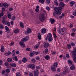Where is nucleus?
<instances>
[{
  "label": "nucleus",
  "instance_id": "1",
  "mask_svg": "<svg viewBox=\"0 0 76 76\" xmlns=\"http://www.w3.org/2000/svg\"><path fill=\"white\" fill-rule=\"evenodd\" d=\"M58 32L60 35H64L66 32V28H61L60 30H58Z\"/></svg>",
  "mask_w": 76,
  "mask_h": 76
},
{
  "label": "nucleus",
  "instance_id": "2",
  "mask_svg": "<svg viewBox=\"0 0 76 76\" xmlns=\"http://www.w3.org/2000/svg\"><path fill=\"white\" fill-rule=\"evenodd\" d=\"M45 15L44 13H42L39 16V20L41 22H43L44 21V19H45Z\"/></svg>",
  "mask_w": 76,
  "mask_h": 76
},
{
  "label": "nucleus",
  "instance_id": "3",
  "mask_svg": "<svg viewBox=\"0 0 76 76\" xmlns=\"http://www.w3.org/2000/svg\"><path fill=\"white\" fill-rule=\"evenodd\" d=\"M48 39L50 42L53 41V37H52V35L51 33H48L47 35Z\"/></svg>",
  "mask_w": 76,
  "mask_h": 76
},
{
  "label": "nucleus",
  "instance_id": "4",
  "mask_svg": "<svg viewBox=\"0 0 76 76\" xmlns=\"http://www.w3.org/2000/svg\"><path fill=\"white\" fill-rule=\"evenodd\" d=\"M54 10L56 12V14L57 15H60L61 14V11L58 10V7H55Z\"/></svg>",
  "mask_w": 76,
  "mask_h": 76
},
{
  "label": "nucleus",
  "instance_id": "5",
  "mask_svg": "<svg viewBox=\"0 0 76 76\" xmlns=\"http://www.w3.org/2000/svg\"><path fill=\"white\" fill-rule=\"evenodd\" d=\"M64 70L67 73H70V69L68 66H65L64 68Z\"/></svg>",
  "mask_w": 76,
  "mask_h": 76
},
{
  "label": "nucleus",
  "instance_id": "6",
  "mask_svg": "<svg viewBox=\"0 0 76 76\" xmlns=\"http://www.w3.org/2000/svg\"><path fill=\"white\" fill-rule=\"evenodd\" d=\"M27 66L28 68H30L31 69H34L35 67V65L34 64H28Z\"/></svg>",
  "mask_w": 76,
  "mask_h": 76
},
{
  "label": "nucleus",
  "instance_id": "7",
  "mask_svg": "<svg viewBox=\"0 0 76 76\" xmlns=\"http://www.w3.org/2000/svg\"><path fill=\"white\" fill-rule=\"evenodd\" d=\"M29 36H27L25 37V38H23L21 39L22 41L23 42H26L27 40L29 39Z\"/></svg>",
  "mask_w": 76,
  "mask_h": 76
},
{
  "label": "nucleus",
  "instance_id": "8",
  "mask_svg": "<svg viewBox=\"0 0 76 76\" xmlns=\"http://www.w3.org/2000/svg\"><path fill=\"white\" fill-rule=\"evenodd\" d=\"M38 73H39V72H38V70H35L34 72V76H38Z\"/></svg>",
  "mask_w": 76,
  "mask_h": 76
},
{
  "label": "nucleus",
  "instance_id": "9",
  "mask_svg": "<svg viewBox=\"0 0 76 76\" xmlns=\"http://www.w3.org/2000/svg\"><path fill=\"white\" fill-rule=\"evenodd\" d=\"M44 48H47L49 47V43L48 42H44Z\"/></svg>",
  "mask_w": 76,
  "mask_h": 76
},
{
  "label": "nucleus",
  "instance_id": "10",
  "mask_svg": "<svg viewBox=\"0 0 76 76\" xmlns=\"http://www.w3.org/2000/svg\"><path fill=\"white\" fill-rule=\"evenodd\" d=\"M31 30L30 28H28L27 29V31L25 32V34L26 35H28L29 33H31Z\"/></svg>",
  "mask_w": 76,
  "mask_h": 76
},
{
  "label": "nucleus",
  "instance_id": "11",
  "mask_svg": "<svg viewBox=\"0 0 76 76\" xmlns=\"http://www.w3.org/2000/svg\"><path fill=\"white\" fill-rule=\"evenodd\" d=\"M72 54V57H76V53L74 50L72 51L71 52Z\"/></svg>",
  "mask_w": 76,
  "mask_h": 76
},
{
  "label": "nucleus",
  "instance_id": "12",
  "mask_svg": "<svg viewBox=\"0 0 76 76\" xmlns=\"http://www.w3.org/2000/svg\"><path fill=\"white\" fill-rule=\"evenodd\" d=\"M54 67V66L53 65L51 67V70L53 71V72H56V69Z\"/></svg>",
  "mask_w": 76,
  "mask_h": 76
},
{
  "label": "nucleus",
  "instance_id": "13",
  "mask_svg": "<svg viewBox=\"0 0 76 76\" xmlns=\"http://www.w3.org/2000/svg\"><path fill=\"white\" fill-rule=\"evenodd\" d=\"M2 6H4V7H6V8H7L8 7H9V5L7 4L6 3H4L2 5Z\"/></svg>",
  "mask_w": 76,
  "mask_h": 76
},
{
  "label": "nucleus",
  "instance_id": "14",
  "mask_svg": "<svg viewBox=\"0 0 76 76\" xmlns=\"http://www.w3.org/2000/svg\"><path fill=\"white\" fill-rule=\"evenodd\" d=\"M41 32L42 34H45L46 32V29L45 28H43L41 29Z\"/></svg>",
  "mask_w": 76,
  "mask_h": 76
},
{
  "label": "nucleus",
  "instance_id": "15",
  "mask_svg": "<svg viewBox=\"0 0 76 76\" xmlns=\"http://www.w3.org/2000/svg\"><path fill=\"white\" fill-rule=\"evenodd\" d=\"M10 65L11 67H16V64L14 63L13 64H10Z\"/></svg>",
  "mask_w": 76,
  "mask_h": 76
},
{
  "label": "nucleus",
  "instance_id": "16",
  "mask_svg": "<svg viewBox=\"0 0 76 76\" xmlns=\"http://www.w3.org/2000/svg\"><path fill=\"white\" fill-rule=\"evenodd\" d=\"M59 5L60 6H61V7H64L65 4H64L63 2H61L59 4Z\"/></svg>",
  "mask_w": 76,
  "mask_h": 76
},
{
  "label": "nucleus",
  "instance_id": "17",
  "mask_svg": "<svg viewBox=\"0 0 76 76\" xmlns=\"http://www.w3.org/2000/svg\"><path fill=\"white\" fill-rule=\"evenodd\" d=\"M75 69V65H73L72 66L70 67V70H74Z\"/></svg>",
  "mask_w": 76,
  "mask_h": 76
},
{
  "label": "nucleus",
  "instance_id": "18",
  "mask_svg": "<svg viewBox=\"0 0 76 76\" xmlns=\"http://www.w3.org/2000/svg\"><path fill=\"white\" fill-rule=\"evenodd\" d=\"M4 47L3 46V45L1 46V52H4Z\"/></svg>",
  "mask_w": 76,
  "mask_h": 76
},
{
  "label": "nucleus",
  "instance_id": "19",
  "mask_svg": "<svg viewBox=\"0 0 76 76\" xmlns=\"http://www.w3.org/2000/svg\"><path fill=\"white\" fill-rule=\"evenodd\" d=\"M39 2L41 4H44L45 2V0H39Z\"/></svg>",
  "mask_w": 76,
  "mask_h": 76
},
{
  "label": "nucleus",
  "instance_id": "20",
  "mask_svg": "<svg viewBox=\"0 0 76 76\" xmlns=\"http://www.w3.org/2000/svg\"><path fill=\"white\" fill-rule=\"evenodd\" d=\"M45 60H50V57L48 55H46L45 57Z\"/></svg>",
  "mask_w": 76,
  "mask_h": 76
},
{
  "label": "nucleus",
  "instance_id": "21",
  "mask_svg": "<svg viewBox=\"0 0 76 76\" xmlns=\"http://www.w3.org/2000/svg\"><path fill=\"white\" fill-rule=\"evenodd\" d=\"M5 25H7L8 26H10V22L8 21H6Z\"/></svg>",
  "mask_w": 76,
  "mask_h": 76
},
{
  "label": "nucleus",
  "instance_id": "22",
  "mask_svg": "<svg viewBox=\"0 0 76 76\" xmlns=\"http://www.w3.org/2000/svg\"><path fill=\"white\" fill-rule=\"evenodd\" d=\"M50 20V22L52 24H53L55 22V20L53 19H51Z\"/></svg>",
  "mask_w": 76,
  "mask_h": 76
},
{
  "label": "nucleus",
  "instance_id": "23",
  "mask_svg": "<svg viewBox=\"0 0 76 76\" xmlns=\"http://www.w3.org/2000/svg\"><path fill=\"white\" fill-rule=\"evenodd\" d=\"M19 29H15L14 32L15 34H18V33H19Z\"/></svg>",
  "mask_w": 76,
  "mask_h": 76
},
{
  "label": "nucleus",
  "instance_id": "24",
  "mask_svg": "<svg viewBox=\"0 0 76 76\" xmlns=\"http://www.w3.org/2000/svg\"><path fill=\"white\" fill-rule=\"evenodd\" d=\"M20 26L21 27V28H24V26H23V24L22 22H20Z\"/></svg>",
  "mask_w": 76,
  "mask_h": 76
},
{
  "label": "nucleus",
  "instance_id": "25",
  "mask_svg": "<svg viewBox=\"0 0 76 76\" xmlns=\"http://www.w3.org/2000/svg\"><path fill=\"white\" fill-rule=\"evenodd\" d=\"M73 62L71 60H69L68 61V64L70 65H72L73 64Z\"/></svg>",
  "mask_w": 76,
  "mask_h": 76
},
{
  "label": "nucleus",
  "instance_id": "26",
  "mask_svg": "<svg viewBox=\"0 0 76 76\" xmlns=\"http://www.w3.org/2000/svg\"><path fill=\"white\" fill-rule=\"evenodd\" d=\"M58 10L59 11H62V10H63L62 9V8H61V6H60L58 7Z\"/></svg>",
  "mask_w": 76,
  "mask_h": 76
},
{
  "label": "nucleus",
  "instance_id": "27",
  "mask_svg": "<svg viewBox=\"0 0 76 76\" xmlns=\"http://www.w3.org/2000/svg\"><path fill=\"white\" fill-rule=\"evenodd\" d=\"M12 61V59L11 58H8L7 59V61H8V62H9V63L11 62Z\"/></svg>",
  "mask_w": 76,
  "mask_h": 76
},
{
  "label": "nucleus",
  "instance_id": "28",
  "mask_svg": "<svg viewBox=\"0 0 76 76\" xmlns=\"http://www.w3.org/2000/svg\"><path fill=\"white\" fill-rule=\"evenodd\" d=\"M2 19H3V20H6V19H7V16H6V15H4V16H3L2 17Z\"/></svg>",
  "mask_w": 76,
  "mask_h": 76
},
{
  "label": "nucleus",
  "instance_id": "29",
  "mask_svg": "<svg viewBox=\"0 0 76 76\" xmlns=\"http://www.w3.org/2000/svg\"><path fill=\"white\" fill-rule=\"evenodd\" d=\"M27 61V59L26 58H24L22 60V62L23 63H26Z\"/></svg>",
  "mask_w": 76,
  "mask_h": 76
},
{
  "label": "nucleus",
  "instance_id": "30",
  "mask_svg": "<svg viewBox=\"0 0 76 76\" xmlns=\"http://www.w3.org/2000/svg\"><path fill=\"white\" fill-rule=\"evenodd\" d=\"M38 38L39 39H41V36L40 34H38Z\"/></svg>",
  "mask_w": 76,
  "mask_h": 76
},
{
  "label": "nucleus",
  "instance_id": "31",
  "mask_svg": "<svg viewBox=\"0 0 76 76\" xmlns=\"http://www.w3.org/2000/svg\"><path fill=\"white\" fill-rule=\"evenodd\" d=\"M57 65H58V63L56 62L54 63V67H57Z\"/></svg>",
  "mask_w": 76,
  "mask_h": 76
},
{
  "label": "nucleus",
  "instance_id": "32",
  "mask_svg": "<svg viewBox=\"0 0 76 76\" xmlns=\"http://www.w3.org/2000/svg\"><path fill=\"white\" fill-rule=\"evenodd\" d=\"M15 53H16V51L15 50H13L12 53V56H15Z\"/></svg>",
  "mask_w": 76,
  "mask_h": 76
},
{
  "label": "nucleus",
  "instance_id": "33",
  "mask_svg": "<svg viewBox=\"0 0 76 76\" xmlns=\"http://www.w3.org/2000/svg\"><path fill=\"white\" fill-rule=\"evenodd\" d=\"M54 3L56 4V6H58V2H57V0H55Z\"/></svg>",
  "mask_w": 76,
  "mask_h": 76
},
{
  "label": "nucleus",
  "instance_id": "34",
  "mask_svg": "<svg viewBox=\"0 0 76 76\" xmlns=\"http://www.w3.org/2000/svg\"><path fill=\"white\" fill-rule=\"evenodd\" d=\"M73 60L75 63H76V57H73Z\"/></svg>",
  "mask_w": 76,
  "mask_h": 76
},
{
  "label": "nucleus",
  "instance_id": "35",
  "mask_svg": "<svg viewBox=\"0 0 76 76\" xmlns=\"http://www.w3.org/2000/svg\"><path fill=\"white\" fill-rule=\"evenodd\" d=\"M7 16L9 19H11V18H12V16H11V14L10 13L8 14Z\"/></svg>",
  "mask_w": 76,
  "mask_h": 76
},
{
  "label": "nucleus",
  "instance_id": "36",
  "mask_svg": "<svg viewBox=\"0 0 76 76\" xmlns=\"http://www.w3.org/2000/svg\"><path fill=\"white\" fill-rule=\"evenodd\" d=\"M6 71L7 73H10V69H6Z\"/></svg>",
  "mask_w": 76,
  "mask_h": 76
},
{
  "label": "nucleus",
  "instance_id": "37",
  "mask_svg": "<svg viewBox=\"0 0 76 76\" xmlns=\"http://www.w3.org/2000/svg\"><path fill=\"white\" fill-rule=\"evenodd\" d=\"M39 47V45L38 44L34 46V48H36V49H37V48H38Z\"/></svg>",
  "mask_w": 76,
  "mask_h": 76
},
{
  "label": "nucleus",
  "instance_id": "38",
  "mask_svg": "<svg viewBox=\"0 0 76 76\" xmlns=\"http://www.w3.org/2000/svg\"><path fill=\"white\" fill-rule=\"evenodd\" d=\"M14 58L15 59V61H18V59L17 58V56H15Z\"/></svg>",
  "mask_w": 76,
  "mask_h": 76
},
{
  "label": "nucleus",
  "instance_id": "39",
  "mask_svg": "<svg viewBox=\"0 0 76 76\" xmlns=\"http://www.w3.org/2000/svg\"><path fill=\"white\" fill-rule=\"evenodd\" d=\"M71 45L73 47H75V44L73 42H71L70 43Z\"/></svg>",
  "mask_w": 76,
  "mask_h": 76
},
{
  "label": "nucleus",
  "instance_id": "40",
  "mask_svg": "<svg viewBox=\"0 0 76 76\" xmlns=\"http://www.w3.org/2000/svg\"><path fill=\"white\" fill-rule=\"evenodd\" d=\"M16 76H21V75L19 72H17L16 73Z\"/></svg>",
  "mask_w": 76,
  "mask_h": 76
},
{
  "label": "nucleus",
  "instance_id": "41",
  "mask_svg": "<svg viewBox=\"0 0 76 76\" xmlns=\"http://www.w3.org/2000/svg\"><path fill=\"white\" fill-rule=\"evenodd\" d=\"M67 48L68 49H70L71 48V45L70 44H68L67 45Z\"/></svg>",
  "mask_w": 76,
  "mask_h": 76
},
{
  "label": "nucleus",
  "instance_id": "42",
  "mask_svg": "<svg viewBox=\"0 0 76 76\" xmlns=\"http://www.w3.org/2000/svg\"><path fill=\"white\" fill-rule=\"evenodd\" d=\"M75 2H74L73 1H71V2H70V4H72V5H74V4H75Z\"/></svg>",
  "mask_w": 76,
  "mask_h": 76
},
{
  "label": "nucleus",
  "instance_id": "43",
  "mask_svg": "<svg viewBox=\"0 0 76 76\" xmlns=\"http://www.w3.org/2000/svg\"><path fill=\"white\" fill-rule=\"evenodd\" d=\"M31 61L32 63H35L36 61V60L35 59L33 58L31 60Z\"/></svg>",
  "mask_w": 76,
  "mask_h": 76
},
{
  "label": "nucleus",
  "instance_id": "44",
  "mask_svg": "<svg viewBox=\"0 0 76 76\" xmlns=\"http://www.w3.org/2000/svg\"><path fill=\"white\" fill-rule=\"evenodd\" d=\"M7 53H6V56H8L9 55H10V54H11V52H8Z\"/></svg>",
  "mask_w": 76,
  "mask_h": 76
},
{
  "label": "nucleus",
  "instance_id": "45",
  "mask_svg": "<svg viewBox=\"0 0 76 76\" xmlns=\"http://www.w3.org/2000/svg\"><path fill=\"white\" fill-rule=\"evenodd\" d=\"M4 65L5 66H7L9 65V64L7 62H6L4 63Z\"/></svg>",
  "mask_w": 76,
  "mask_h": 76
},
{
  "label": "nucleus",
  "instance_id": "46",
  "mask_svg": "<svg viewBox=\"0 0 76 76\" xmlns=\"http://www.w3.org/2000/svg\"><path fill=\"white\" fill-rule=\"evenodd\" d=\"M46 2L48 4H49L50 3V0H46Z\"/></svg>",
  "mask_w": 76,
  "mask_h": 76
},
{
  "label": "nucleus",
  "instance_id": "47",
  "mask_svg": "<svg viewBox=\"0 0 76 76\" xmlns=\"http://www.w3.org/2000/svg\"><path fill=\"white\" fill-rule=\"evenodd\" d=\"M33 52L34 53V54H36V55L37 54H39L38 52L33 51Z\"/></svg>",
  "mask_w": 76,
  "mask_h": 76
},
{
  "label": "nucleus",
  "instance_id": "48",
  "mask_svg": "<svg viewBox=\"0 0 76 76\" xmlns=\"http://www.w3.org/2000/svg\"><path fill=\"white\" fill-rule=\"evenodd\" d=\"M30 54V57H32L34 56V53H31Z\"/></svg>",
  "mask_w": 76,
  "mask_h": 76
},
{
  "label": "nucleus",
  "instance_id": "49",
  "mask_svg": "<svg viewBox=\"0 0 76 76\" xmlns=\"http://www.w3.org/2000/svg\"><path fill=\"white\" fill-rule=\"evenodd\" d=\"M46 8L47 10H50V7H46Z\"/></svg>",
  "mask_w": 76,
  "mask_h": 76
},
{
  "label": "nucleus",
  "instance_id": "50",
  "mask_svg": "<svg viewBox=\"0 0 76 76\" xmlns=\"http://www.w3.org/2000/svg\"><path fill=\"white\" fill-rule=\"evenodd\" d=\"M1 11L2 12H4L5 11V8L4 7L1 10Z\"/></svg>",
  "mask_w": 76,
  "mask_h": 76
},
{
  "label": "nucleus",
  "instance_id": "51",
  "mask_svg": "<svg viewBox=\"0 0 76 76\" xmlns=\"http://www.w3.org/2000/svg\"><path fill=\"white\" fill-rule=\"evenodd\" d=\"M45 52L46 54H47V53H48V49L46 48L45 49Z\"/></svg>",
  "mask_w": 76,
  "mask_h": 76
},
{
  "label": "nucleus",
  "instance_id": "52",
  "mask_svg": "<svg viewBox=\"0 0 76 76\" xmlns=\"http://www.w3.org/2000/svg\"><path fill=\"white\" fill-rule=\"evenodd\" d=\"M36 58L37 60H39V57L37 56Z\"/></svg>",
  "mask_w": 76,
  "mask_h": 76
},
{
  "label": "nucleus",
  "instance_id": "53",
  "mask_svg": "<svg viewBox=\"0 0 76 76\" xmlns=\"http://www.w3.org/2000/svg\"><path fill=\"white\" fill-rule=\"evenodd\" d=\"M23 44V42H20L19 43V44L20 45H22Z\"/></svg>",
  "mask_w": 76,
  "mask_h": 76
},
{
  "label": "nucleus",
  "instance_id": "54",
  "mask_svg": "<svg viewBox=\"0 0 76 76\" xmlns=\"http://www.w3.org/2000/svg\"><path fill=\"white\" fill-rule=\"evenodd\" d=\"M62 73L63 75H66L67 73V72L65 71H63L62 72Z\"/></svg>",
  "mask_w": 76,
  "mask_h": 76
},
{
  "label": "nucleus",
  "instance_id": "55",
  "mask_svg": "<svg viewBox=\"0 0 76 76\" xmlns=\"http://www.w3.org/2000/svg\"><path fill=\"white\" fill-rule=\"evenodd\" d=\"M35 11L36 12H39V9L36 8L35 10Z\"/></svg>",
  "mask_w": 76,
  "mask_h": 76
},
{
  "label": "nucleus",
  "instance_id": "56",
  "mask_svg": "<svg viewBox=\"0 0 76 76\" xmlns=\"http://www.w3.org/2000/svg\"><path fill=\"white\" fill-rule=\"evenodd\" d=\"M66 56L67 58H69L70 56H69V54H66Z\"/></svg>",
  "mask_w": 76,
  "mask_h": 76
},
{
  "label": "nucleus",
  "instance_id": "57",
  "mask_svg": "<svg viewBox=\"0 0 76 76\" xmlns=\"http://www.w3.org/2000/svg\"><path fill=\"white\" fill-rule=\"evenodd\" d=\"M5 30H6V31H7V30H8L9 29V28H8V27H7V26H5Z\"/></svg>",
  "mask_w": 76,
  "mask_h": 76
},
{
  "label": "nucleus",
  "instance_id": "58",
  "mask_svg": "<svg viewBox=\"0 0 76 76\" xmlns=\"http://www.w3.org/2000/svg\"><path fill=\"white\" fill-rule=\"evenodd\" d=\"M9 9V11H12V10H13V9L12 8H10Z\"/></svg>",
  "mask_w": 76,
  "mask_h": 76
},
{
  "label": "nucleus",
  "instance_id": "59",
  "mask_svg": "<svg viewBox=\"0 0 76 76\" xmlns=\"http://www.w3.org/2000/svg\"><path fill=\"white\" fill-rule=\"evenodd\" d=\"M30 48H27L26 49V51H30Z\"/></svg>",
  "mask_w": 76,
  "mask_h": 76
},
{
  "label": "nucleus",
  "instance_id": "60",
  "mask_svg": "<svg viewBox=\"0 0 76 76\" xmlns=\"http://www.w3.org/2000/svg\"><path fill=\"white\" fill-rule=\"evenodd\" d=\"M71 35L72 37H74L75 36V33H72L71 34Z\"/></svg>",
  "mask_w": 76,
  "mask_h": 76
},
{
  "label": "nucleus",
  "instance_id": "61",
  "mask_svg": "<svg viewBox=\"0 0 76 76\" xmlns=\"http://www.w3.org/2000/svg\"><path fill=\"white\" fill-rule=\"evenodd\" d=\"M72 31L73 32H75V31H76V29L75 28H72Z\"/></svg>",
  "mask_w": 76,
  "mask_h": 76
},
{
  "label": "nucleus",
  "instance_id": "62",
  "mask_svg": "<svg viewBox=\"0 0 76 76\" xmlns=\"http://www.w3.org/2000/svg\"><path fill=\"white\" fill-rule=\"evenodd\" d=\"M12 72H15L16 71V69H15L14 68H13L12 69Z\"/></svg>",
  "mask_w": 76,
  "mask_h": 76
},
{
  "label": "nucleus",
  "instance_id": "63",
  "mask_svg": "<svg viewBox=\"0 0 76 76\" xmlns=\"http://www.w3.org/2000/svg\"><path fill=\"white\" fill-rule=\"evenodd\" d=\"M57 71L58 72H60V69L58 68L57 69Z\"/></svg>",
  "mask_w": 76,
  "mask_h": 76
},
{
  "label": "nucleus",
  "instance_id": "64",
  "mask_svg": "<svg viewBox=\"0 0 76 76\" xmlns=\"http://www.w3.org/2000/svg\"><path fill=\"white\" fill-rule=\"evenodd\" d=\"M10 23L12 25H13L14 23L13 22V21H11L10 22Z\"/></svg>",
  "mask_w": 76,
  "mask_h": 76
}]
</instances>
